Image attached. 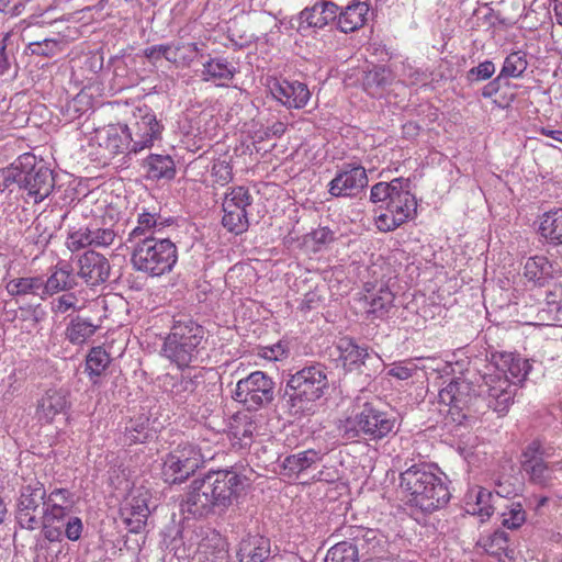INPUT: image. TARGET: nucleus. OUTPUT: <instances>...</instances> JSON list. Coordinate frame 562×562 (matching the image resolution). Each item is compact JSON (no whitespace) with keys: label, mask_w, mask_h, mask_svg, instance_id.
<instances>
[{"label":"nucleus","mask_w":562,"mask_h":562,"mask_svg":"<svg viewBox=\"0 0 562 562\" xmlns=\"http://www.w3.org/2000/svg\"><path fill=\"white\" fill-rule=\"evenodd\" d=\"M403 217H397L393 213L386 211L376 217V226L381 232H391L403 224Z\"/></svg>","instance_id":"nucleus-57"},{"label":"nucleus","mask_w":562,"mask_h":562,"mask_svg":"<svg viewBox=\"0 0 562 562\" xmlns=\"http://www.w3.org/2000/svg\"><path fill=\"white\" fill-rule=\"evenodd\" d=\"M522 454L525 461H542L546 457L550 456L539 440L530 442Z\"/></svg>","instance_id":"nucleus-59"},{"label":"nucleus","mask_w":562,"mask_h":562,"mask_svg":"<svg viewBox=\"0 0 562 562\" xmlns=\"http://www.w3.org/2000/svg\"><path fill=\"white\" fill-rule=\"evenodd\" d=\"M99 327L100 325L93 323L91 319L76 315L71 317L68 323L65 336L72 345H82L95 334Z\"/></svg>","instance_id":"nucleus-36"},{"label":"nucleus","mask_w":562,"mask_h":562,"mask_svg":"<svg viewBox=\"0 0 562 562\" xmlns=\"http://www.w3.org/2000/svg\"><path fill=\"white\" fill-rule=\"evenodd\" d=\"M529 370L530 364L528 363L527 360L520 358H512L510 363L508 366V374L512 384L515 386L518 383L525 381Z\"/></svg>","instance_id":"nucleus-52"},{"label":"nucleus","mask_w":562,"mask_h":562,"mask_svg":"<svg viewBox=\"0 0 562 562\" xmlns=\"http://www.w3.org/2000/svg\"><path fill=\"white\" fill-rule=\"evenodd\" d=\"M438 396L440 403L456 408V391L453 381H451L446 387L440 390Z\"/></svg>","instance_id":"nucleus-61"},{"label":"nucleus","mask_w":562,"mask_h":562,"mask_svg":"<svg viewBox=\"0 0 562 562\" xmlns=\"http://www.w3.org/2000/svg\"><path fill=\"white\" fill-rule=\"evenodd\" d=\"M322 458L323 454L321 453V451H316L314 449H308L295 454L286 456L281 464L283 475L290 477L293 475H297L301 472L311 468L313 464L319 462Z\"/></svg>","instance_id":"nucleus-33"},{"label":"nucleus","mask_w":562,"mask_h":562,"mask_svg":"<svg viewBox=\"0 0 562 562\" xmlns=\"http://www.w3.org/2000/svg\"><path fill=\"white\" fill-rule=\"evenodd\" d=\"M337 348L342 366L348 372L372 378L382 367V360L376 353L370 352L367 347L358 346L350 338H341Z\"/></svg>","instance_id":"nucleus-11"},{"label":"nucleus","mask_w":562,"mask_h":562,"mask_svg":"<svg viewBox=\"0 0 562 562\" xmlns=\"http://www.w3.org/2000/svg\"><path fill=\"white\" fill-rule=\"evenodd\" d=\"M454 391H456V408L470 409L472 406L476 405L479 401V396L472 394V386L469 382L464 380L453 381Z\"/></svg>","instance_id":"nucleus-46"},{"label":"nucleus","mask_w":562,"mask_h":562,"mask_svg":"<svg viewBox=\"0 0 562 562\" xmlns=\"http://www.w3.org/2000/svg\"><path fill=\"white\" fill-rule=\"evenodd\" d=\"M362 83L369 94L375 95L381 89L391 83L390 71L385 67H374L366 72Z\"/></svg>","instance_id":"nucleus-42"},{"label":"nucleus","mask_w":562,"mask_h":562,"mask_svg":"<svg viewBox=\"0 0 562 562\" xmlns=\"http://www.w3.org/2000/svg\"><path fill=\"white\" fill-rule=\"evenodd\" d=\"M539 232L550 245H562V207L543 213Z\"/></svg>","instance_id":"nucleus-34"},{"label":"nucleus","mask_w":562,"mask_h":562,"mask_svg":"<svg viewBox=\"0 0 562 562\" xmlns=\"http://www.w3.org/2000/svg\"><path fill=\"white\" fill-rule=\"evenodd\" d=\"M25 0H0V12L19 15L24 8Z\"/></svg>","instance_id":"nucleus-60"},{"label":"nucleus","mask_w":562,"mask_h":562,"mask_svg":"<svg viewBox=\"0 0 562 562\" xmlns=\"http://www.w3.org/2000/svg\"><path fill=\"white\" fill-rule=\"evenodd\" d=\"M495 72V65L491 60L480 63L476 67L471 68L467 72V80L469 82H477L490 79Z\"/></svg>","instance_id":"nucleus-53"},{"label":"nucleus","mask_w":562,"mask_h":562,"mask_svg":"<svg viewBox=\"0 0 562 562\" xmlns=\"http://www.w3.org/2000/svg\"><path fill=\"white\" fill-rule=\"evenodd\" d=\"M502 525L510 530L520 528L526 521V512L520 503H513L507 512L502 514Z\"/></svg>","instance_id":"nucleus-49"},{"label":"nucleus","mask_w":562,"mask_h":562,"mask_svg":"<svg viewBox=\"0 0 562 562\" xmlns=\"http://www.w3.org/2000/svg\"><path fill=\"white\" fill-rule=\"evenodd\" d=\"M366 169L360 165L347 164L328 184V192L335 198L357 196L368 186Z\"/></svg>","instance_id":"nucleus-15"},{"label":"nucleus","mask_w":562,"mask_h":562,"mask_svg":"<svg viewBox=\"0 0 562 562\" xmlns=\"http://www.w3.org/2000/svg\"><path fill=\"white\" fill-rule=\"evenodd\" d=\"M522 469L527 472L531 482L543 487L552 486L554 481H562L561 462L524 461Z\"/></svg>","instance_id":"nucleus-25"},{"label":"nucleus","mask_w":562,"mask_h":562,"mask_svg":"<svg viewBox=\"0 0 562 562\" xmlns=\"http://www.w3.org/2000/svg\"><path fill=\"white\" fill-rule=\"evenodd\" d=\"M339 7L329 0L316 1L306 7L297 15V31L303 33L310 29L322 30L329 23L336 22Z\"/></svg>","instance_id":"nucleus-16"},{"label":"nucleus","mask_w":562,"mask_h":562,"mask_svg":"<svg viewBox=\"0 0 562 562\" xmlns=\"http://www.w3.org/2000/svg\"><path fill=\"white\" fill-rule=\"evenodd\" d=\"M484 383L480 386V395L485 396L487 407L499 415L508 412L513 403L516 389L509 376L503 373L488 374L483 378Z\"/></svg>","instance_id":"nucleus-14"},{"label":"nucleus","mask_w":562,"mask_h":562,"mask_svg":"<svg viewBox=\"0 0 562 562\" xmlns=\"http://www.w3.org/2000/svg\"><path fill=\"white\" fill-rule=\"evenodd\" d=\"M396 417L382 411L376 404L367 402L355 417L340 422L339 434L346 440L363 437L367 440H380L394 431Z\"/></svg>","instance_id":"nucleus-6"},{"label":"nucleus","mask_w":562,"mask_h":562,"mask_svg":"<svg viewBox=\"0 0 562 562\" xmlns=\"http://www.w3.org/2000/svg\"><path fill=\"white\" fill-rule=\"evenodd\" d=\"M400 486L406 494L407 504L425 514L445 507L451 496L442 479L425 463L414 464L402 472Z\"/></svg>","instance_id":"nucleus-3"},{"label":"nucleus","mask_w":562,"mask_h":562,"mask_svg":"<svg viewBox=\"0 0 562 562\" xmlns=\"http://www.w3.org/2000/svg\"><path fill=\"white\" fill-rule=\"evenodd\" d=\"M369 4L366 1L353 0L337 12L336 25L342 33H350L362 27L367 21Z\"/></svg>","instance_id":"nucleus-26"},{"label":"nucleus","mask_w":562,"mask_h":562,"mask_svg":"<svg viewBox=\"0 0 562 562\" xmlns=\"http://www.w3.org/2000/svg\"><path fill=\"white\" fill-rule=\"evenodd\" d=\"M40 528L45 539L50 542L60 541L64 536L71 541H77L81 537L82 521L79 517L70 516L68 512L43 507Z\"/></svg>","instance_id":"nucleus-13"},{"label":"nucleus","mask_w":562,"mask_h":562,"mask_svg":"<svg viewBox=\"0 0 562 562\" xmlns=\"http://www.w3.org/2000/svg\"><path fill=\"white\" fill-rule=\"evenodd\" d=\"M105 146L112 154H119L124 153V150H128L127 143H124L116 128L114 127L106 130Z\"/></svg>","instance_id":"nucleus-58"},{"label":"nucleus","mask_w":562,"mask_h":562,"mask_svg":"<svg viewBox=\"0 0 562 562\" xmlns=\"http://www.w3.org/2000/svg\"><path fill=\"white\" fill-rule=\"evenodd\" d=\"M111 362L109 353L102 347H93L86 358V372L93 384L97 379L106 370Z\"/></svg>","instance_id":"nucleus-41"},{"label":"nucleus","mask_w":562,"mask_h":562,"mask_svg":"<svg viewBox=\"0 0 562 562\" xmlns=\"http://www.w3.org/2000/svg\"><path fill=\"white\" fill-rule=\"evenodd\" d=\"M245 480L232 469L209 471L203 477L194 479L187 493L188 512L198 517L226 512L243 492Z\"/></svg>","instance_id":"nucleus-1"},{"label":"nucleus","mask_w":562,"mask_h":562,"mask_svg":"<svg viewBox=\"0 0 562 562\" xmlns=\"http://www.w3.org/2000/svg\"><path fill=\"white\" fill-rule=\"evenodd\" d=\"M414 371H415L414 368H409V367H406L403 364H394L389 370V375L394 376L398 380H407V379L412 378Z\"/></svg>","instance_id":"nucleus-63"},{"label":"nucleus","mask_w":562,"mask_h":562,"mask_svg":"<svg viewBox=\"0 0 562 562\" xmlns=\"http://www.w3.org/2000/svg\"><path fill=\"white\" fill-rule=\"evenodd\" d=\"M337 532V536L346 539L355 548L358 555L374 552L381 542L378 530L363 526H342Z\"/></svg>","instance_id":"nucleus-20"},{"label":"nucleus","mask_w":562,"mask_h":562,"mask_svg":"<svg viewBox=\"0 0 562 562\" xmlns=\"http://www.w3.org/2000/svg\"><path fill=\"white\" fill-rule=\"evenodd\" d=\"M68 406V392L63 389H50L40 400L37 415L40 419L52 422L56 415L65 413Z\"/></svg>","instance_id":"nucleus-28"},{"label":"nucleus","mask_w":562,"mask_h":562,"mask_svg":"<svg viewBox=\"0 0 562 562\" xmlns=\"http://www.w3.org/2000/svg\"><path fill=\"white\" fill-rule=\"evenodd\" d=\"M492 497V493L485 488H480L475 496V505L473 507V514L481 517H490L493 514V506L488 504Z\"/></svg>","instance_id":"nucleus-54"},{"label":"nucleus","mask_w":562,"mask_h":562,"mask_svg":"<svg viewBox=\"0 0 562 562\" xmlns=\"http://www.w3.org/2000/svg\"><path fill=\"white\" fill-rule=\"evenodd\" d=\"M329 387L327 369L322 363L306 366L290 374L285 386L280 389V405L292 417L312 415L316 402Z\"/></svg>","instance_id":"nucleus-2"},{"label":"nucleus","mask_w":562,"mask_h":562,"mask_svg":"<svg viewBox=\"0 0 562 562\" xmlns=\"http://www.w3.org/2000/svg\"><path fill=\"white\" fill-rule=\"evenodd\" d=\"M527 66L526 54L513 52L505 58L499 75L503 78H518L525 72Z\"/></svg>","instance_id":"nucleus-43"},{"label":"nucleus","mask_w":562,"mask_h":562,"mask_svg":"<svg viewBox=\"0 0 562 562\" xmlns=\"http://www.w3.org/2000/svg\"><path fill=\"white\" fill-rule=\"evenodd\" d=\"M11 35L5 34L0 42V76L10 75L15 77L18 74V66L15 64V56L13 49H9Z\"/></svg>","instance_id":"nucleus-45"},{"label":"nucleus","mask_w":562,"mask_h":562,"mask_svg":"<svg viewBox=\"0 0 562 562\" xmlns=\"http://www.w3.org/2000/svg\"><path fill=\"white\" fill-rule=\"evenodd\" d=\"M150 514L147 493H139L132 496L121 509V516L128 530L134 533L140 532L145 527Z\"/></svg>","instance_id":"nucleus-24"},{"label":"nucleus","mask_w":562,"mask_h":562,"mask_svg":"<svg viewBox=\"0 0 562 562\" xmlns=\"http://www.w3.org/2000/svg\"><path fill=\"white\" fill-rule=\"evenodd\" d=\"M146 177L153 180H171L176 176V165L169 155H149L143 164Z\"/></svg>","instance_id":"nucleus-32"},{"label":"nucleus","mask_w":562,"mask_h":562,"mask_svg":"<svg viewBox=\"0 0 562 562\" xmlns=\"http://www.w3.org/2000/svg\"><path fill=\"white\" fill-rule=\"evenodd\" d=\"M203 79L205 81H217L218 86H223L225 81L233 79L235 70L224 58H211L203 64Z\"/></svg>","instance_id":"nucleus-39"},{"label":"nucleus","mask_w":562,"mask_h":562,"mask_svg":"<svg viewBox=\"0 0 562 562\" xmlns=\"http://www.w3.org/2000/svg\"><path fill=\"white\" fill-rule=\"evenodd\" d=\"M199 53L196 43L188 44H160L147 47L144 49V56L151 63L156 64L161 57L172 64H190L193 59V54Z\"/></svg>","instance_id":"nucleus-19"},{"label":"nucleus","mask_w":562,"mask_h":562,"mask_svg":"<svg viewBox=\"0 0 562 562\" xmlns=\"http://www.w3.org/2000/svg\"><path fill=\"white\" fill-rule=\"evenodd\" d=\"M503 77L498 75L494 80L490 81L487 85H485L482 89V95L484 98H491L494 94H496L501 88V80Z\"/></svg>","instance_id":"nucleus-64"},{"label":"nucleus","mask_w":562,"mask_h":562,"mask_svg":"<svg viewBox=\"0 0 562 562\" xmlns=\"http://www.w3.org/2000/svg\"><path fill=\"white\" fill-rule=\"evenodd\" d=\"M223 203H231L238 209L246 210L247 206L251 205L252 198L247 188L236 187L225 194Z\"/></svg>","instance_id":"nucleus-51"},{"label":"nucleus","mask_w":562,"mask_h":562,"mask_svg":"<svg viewBox=\"0 0 562 562\" xmlns=\"http://www.w3.org/2000/svg\"><path fill=\"white\" fill-rule=\"evenodd\" d=\"M11 183L26 191L34 203H38L52 193L55 179L53 170L43 160L37 161L33 154L26 153L3 171V190Z\"/></svg>","instance_id":"nucleus-4"},{"label":"nucleus","mask_w":562,"mask_h":562,"mask_svg":"<svg viewBox=\"0 0 562 562\" xmlns=\"http://www.w3.org/2000/svg\"><path fill=\"white\" fill-rule=\"evenodd\" d=\"M285 355L286 349L281 342H278L271 347H267L262 353V356L269 360H280L281 358L285 357Z\"/></svg>","instance_id":"nucleus-62"},{"label":"nucleus","mask_w":562,"mask_h":562,"mask_svg":"<svg viewBox=\"0 0 562 562\" xmlns=\"http://www.w3.org/2000/svg\"><path fill=\"white\" fill-rule=\"evenodd\" d=\"M45 503V487L41 482L22 486L16 506V521L21 528L38 529Z\"/></svg>","instance_id":"nucleus-12"},{"label":"nucleus","mask_w":562,"mask_h":562,"mask_svg":"<svg viewBox=\"0 0 562 562\" xmlns=\"http://www.w3.org/2000/svg\"><path fill=\"white\" fill-rule=\"evenodd\" d=\"M409 179L395 178L390 182H378L371 188L370 200L380 207L403 217V222L416 213V199L411 193Z\"/></svg>","instance_id":"nucleus-7"},{"label":"nucleus","mask_w":562,"mask_h":562,"mask_svg":"<svg viewBox=\"0 0 562 562\" xmlns=\"http://www.w3.org/2000/svg\"><path fill=\"white\" fill-rule=\"evenodd\" d=\"M155 215L143 213L138 216L137 226L130 233L128 241L133 245L146 236H154L153 228L156 226Z\"/></svg>","instance_id":"nucleus-48"},{"label":"nucleus","mask_w":562,"mask_h":562,"mask_svg":"<svg viewBox=\"0 0 562 562\" xmlns=\"http://www.w3.org/2000/svg\"><path fill=\"white\" fill-rule=\"evenodd\" d=\"M233 398L248 411H258L273 401L274 382L262 371L251 372L237 382Z\"/></svg>","instance_id":"nucleus-9"},{"label":"nucleus","mask_w":562,"mask_h":562,"mask_svg":"<svg viewBox=\"0 0 562 562\" xmlns=\"http://www.w3.org/2000/svg\"><path fill=\"white\" fill-rule=\"evenodd\" d=\"M270 91L278 101L289 109H302L311 98L307 86L300 81L274 80L270 86Z\"/></svg>","instance_id":"nucleus-18"},{"label":"nucleus","mask_w":562,"mask_h":562,"mask_svg":"<svg viewBox=\"0 0 562 562\" xmlns=\"http://www.w3.org/2000/svg\"><path fill=\"white\" fill-rule=\"evenodd\" d=\"M78 299L74 293H65L52 303V311L54 313H67L69 310L79 311L81 307L77 306Z\"/></svg>","instance_id":"nucleus-55"},{"label":"nucleus","mask_w":562,"mask_h":562,"mask_svg":"<svg viewBox=\"0 0 562 562\" xmlns=\"http://www.w3.org/2000/svg\"><path fill=\"white\" fill-rule=\"evenodd\" d=\"M203 346L188 344L182 341H172L165 339L162 346L164 356L171 362L176 363L178 368H187L194 362Z\"/></svg>","instance_id":"nucleus-27"},{"label":"nucleus","mask_w":562,"mask_h":562,"mask_svg":"<svg viewBox=\"0 0 562 562\" xmlns=\"http://www.w3.org/2000/svg\"><path fill=\"white\" fill-rule=\"evenodd\" d=\"M271 555V541L260 533L241 538L236 557L239 562H266Z\"/></svg>","instance_id":"nucleus-22"},{"label":"nucleus","mask_w":562,"mask_h":562,"mask_svg":"<svg viewBox=\"0 0 562 562\" xmlns=\"http://www.w3.org/2000/svg\"><path fill=\"white\" fill-rule=\"evenodd\" d=\"M27 50L32 55L53 57L57 55L61 48L59 41L54 38H44L42 41L29 43Z\"/></svg>","instance_id":"nucleus-50"},{"label":"nucleus","mask_w":562,"mask_h":562,"mask_svg":"<svg viewBox=\"0 0 562 562\" xmlns=\"http://www.w3.org/2000/svg\"><path fill=\"white\" fill-rule=\"evenodd\" d=\"M166 339L202 346L205 330L191 316L180 314L173 316L170 333Z\"/></svg>","instance_id":"nucleus-23"},{"label":"nucleus","mask_w":562,"mask_h":562,"mask_svg":"<svg viewBox=\"0 0 562 562\" xmlns=\"http://www.w3.org/2000/svg\"><path fill=\"white\" fill-rule=\"evenodd\" d=\"M484 550L496 557L499 562H509L514 558V550L510 549L508 532L497 529L492 535L483 539Z\"/></svg>","instance_id":"nucleus-35"},{"label":"nucleus","mask_w":562,"mask_h":562,"mask_svg":"<svg viewBox=\"0 0 562 562\" xmlns=\"http://www.w3.org/2000/svg\"><path fill=\"white\" fill-rule=\"evenodd\" d=\"M115 239V233L111 228L88 226L71 231L68 234L67 247L77 251L86 247H106Z\"/></svg>","instance_id":"nucleus-17"},{"label":"nucleus","mask_w":562,"mask_h":562,"mask_svg":"<svg viewBox=\"0 0 562 562\" xmlns=\"http://www.w3.org/2000/svg\"><path fill=\"white\" fill-rule=\"evenodd\" d=\"M5 289L12 296L32 294L38 296L42 301L46 300V296H44L43 277L40 276L10 280Z\"/></svg>","instance_id":"nucleus-38"},{"label":"nucleus","mask_w":562,"mask_h":562,"mask_svg":"<svg viewBox=\"0 0 562 562\" xmlns=\"http://www.w3.org/2000/svg\"><path fill=\"white\" fill-rule=\"evenodd\" d=\"M162 131L164 125L147 105L136 108L130 123L122 127L124 139H128L127 148L131 153L153 147L154 143L161 138Z\"/></svg>","instance_id":"nucleus-8"},{"label":"nucleus","mask_w":562,"mask_h":562,"mask_svg":"<svg viewBox=\"0 0 562 562\" xmlns=\"http://www.w3.org/2000/svg\"><path fill=\"white\" fill-rule=\"evenodd\" d=\"M394 301V294L386 285H381L376 291H368L364 302L368 306L366 313L372 321L382 319L389 312Z\"/></svg>","instance_id":"nucleus-30"},{"label":"nucleus","mask_w":562,"mask_h":562,"mask_svg":"<svg viewBox=\"0 0 562 562\" xmlns=\"http://www.w3.org/2000/svg\"><path fill=\"white\" fill-rule=\"evenodd\" d=\"M178 260L176 245L169 238L146 236L133 245L131 263L150 277L170 272Z\"/></svg>","instance_id":"nucleus-5"},{"label":"nucleus","mask_w":562,"mask_h":562,"mask_svg":"<svg viewBox=\"0 0 562 562\" xmlns=\"http://www.w3.org/2000/svg\"><path fill=\"white\" fill-rule=\"evenodd\" d=\"M222 207L224 212L222 224L228 232L239 235L248 229L249 222L246 210L238 209L231 203H223Z\"/></svg>","instance_id":"nucleus-40"},{"label":"nucleus","mask_w":562,"mask_h":562,"mask_svg":"<svg viewBox=\"0 0 562 562\" xmlns=\"http://www.w3.org/2000/svg\"><path fill=\"white\" fill-rule=\"evenodd\" d=\"M525 277L538 286H543L553 277V266L544 256L528 258L524 267Z\"/></svg>","instance_id":"nucleus-37"},{"label":"nucleus","mask_w":562,"mask_h":562,"mask_svg":"<svg viewBox=\"0 0 562 562\" xmlns=\"http://www.w3.org/2000/svg\"><path fill=\"white\" fill-rule=\"evenodd\" d=\"M203 464V459L194 446L179 445L168 453L162 463L161 476L168 484H180Z\"/></svg>","instance_id":"nucleus-10"},{"label":"nucleus","mask_w":562,"mask_h":562,"mask_svg":"<svg viewBox=\"0 0 562 562\" xmlns=\"http://www.w3.org/2000/svg\"><path fill=\"white\" fill-rule=\"evenodd\" d=\"M155 434V430L150 427L149 418L140 415L127 422L123 434V442L127 446L145 443L150 441Z\"/></svg>","instance_id":"nucleus-31"},{"label":"nucleus","mask_w":562,"mask_h":562,"mask_svg":"<svg viewBox=\"0 0 562 562\" xmlns=\"http://www.w3.org/2000/svg\"><path fill=\"white\" fill-rule=\"evenodd\" d=\"M74 506L72 494L66 488H55L48 495L45 493L44 508L70 513Z\"/></svg>","instance_id":"nucleus-44"},{"label":"nucleus","mask_w":562,"mask_h":562,"mask_svg":"<svg viewBox=\"0 0 562 562\" xmlns=\"http://www.w3.org/2000/svg\"><path fill=\"white\" fill-rule=\"evenodd\" d=\"M212 176L221 186L227 184L233 179L232 167L228 162L220 160L212 167Z\"/></svg>","instance_id":"nucleus-56"},{"label":"nucleus","mask_w":562,"mask_h":562,"mask_svg":"<svg viewBox=\"0 0 562 562\" xmlns=\"http://www.w3.org/2000/svg\"><path fill=\"white\" fill-rule=\"evenodd\" d=\"M79 266L78 274L90 285H98L109 279V260L99 252L86 251L79 259Z\"/></svg>","instance_id":"nucleus-21"},{"label":"nucleus","mask_w":562,"mask_h":562,"mask_svg":"<svg viewBox=\"0 0 562 562\" xmlns=\"http://www.w3.org/2000/svg\"><path fill=\"white\" fill-rule=\"evenodd\" d=\"M76 285V278L68 263H59L46 280L43 278L44 296L46 299L60 291H69Z\"/></svg>","instance_id":"nucleus-29"},{"label":"nucleus","mask_w":562,"mask_h":562,"mask_svg":"<svg viewBox=\"0 0 562 562\" xmlns=\"http://www.w3.org/2000/svg\"><path fill=\"white\" fill-rule=\"evenodd\" d=\"M359 555L346 539L333 546L325 558V562H357Z\"/></svg>","instance_id":"nucleus-47"}]
</instances>
